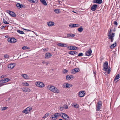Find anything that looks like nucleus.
Instances as JSON below:
<instances>
[{"label":"nucleus","instance_id":"cd10ccee","mask_svg":"<svg viewBox=\"0 0 120 120\" xmlns=\"http://www.w3.org/2000/svg\"><path fill=\"white\" fill-rule=\"evenodd\" d=\"M50 119L52 120H56L55 116H54V114L52 115L50 117Z\"/></svg>","mask_w":120,"mask_h":120},{"label":"nucleus","instance_id":"20e7f679","mask_svg":"<svg viewBox=\"0 0 120 120\" xmlns=\"http://www.w3.org/2000/svg\"><path fill=\"white\" fill-rule=\"evenodd\" d=\"M7 41L8 42H10L11 43H13L16 42L17 40L14 38H9L8 39Z\"/></svg>","mask_w":120,"mask_h":120},{"label":"nucleus","instance_id":"a19ab883","mask_svg":"<svg viewBox=\"0 0 120 120\" xmlns=\"http://www.w3.org/2000/svg\"><path fill=\"white\" fill-rule=\"evenodd\" d=\"M73 105L74 107L76 108H78L79 107V105L77 104H74Z\"/></svg>","mask_w":120,"mask_h":120},{"label":"nucleus","instance_id":"a878e982","mask_svg":"<svg viewBox=\"0 0 120 120\" xmlns=\"http://www.w3.org/2000/svg\"><path fill=\"white\" fill-rule=\"evenodd\" d=\"M78 31L79 32H82L83 30V29L82 27V26H81L80 28H79L78 29Z\"/></svg>","mask_w":120,"mask_h":120},{"label":"nucleus","instance_id":"0eeeda50","mask_svg":"<svg viewBox=\"0 0 120 120\" xmlns=\"http://www.w3.org/2000/svg\"><path fill=\"white\" fill-rule=\"evenodd\" d=\"M7 12L10 15L13 17H15L16 15L14 12L13 11H11L8 10L7 11Z\"/></svg>","mask_w":120,"mask_h":120},{"label":"nucleus","instance_id":"c9c22d12","mask_svg":"<svg viewBox=\"0 0 120 120\" xmlns=\"http://www.w3.org/2000/svg\"><path fill=\"white\" fill-rule=\"evenodd\" d=\"M115 33L113 32L111 34V35H108V36H109L110 37L114 38V37L115 35Z\"/></svg>","mask_w":120,"mask_h":120},{"label":"nucleus","instance_id":"423d86ee","mask_svg":"<svg viewBox=\"0 0 120 120\" xmlns=\"http://www.w3.org/2000/svg\"><path fill=\"white\" fill-rule=\"evenodd\" d=\"M36 85L38 87H43L44 86V85L42 82H38L36 83Z\"/></svg>","mask_w":120,"mask_h":120},{"label":"nucleus","instance_id":"f257e3e1","mask_svg":"<svg viewBox=\"0 0 120 120\" xmlns=\"http://www.w3.org/2000/svg\"><path fill=\"white\" fill-rule=\"evenodd\" d=\"M49 90L52 92L56 93H59V90L53 86H50V87L49 88Z\"/></svg>","mask_w":120,"mask_h":120},{"label":"nucleus","instance_id":"412c9836","mask_svg":"<svg viewBox=\"0 0 120 120\" xmlns=\"http://www.w3.org/2000/svg\"><path fill=\"white\" fill-rule=\"evenodd\" d=\"M116 45V42L115 41V43L112 44L110 46V48L112 49L115 47Z\"/></svg>","mask_w":120,"mask_h":120},{"label":"nucleus","instance_id":"e2e57ef3","mask_svg":"<svg viewBox=\"0 0 120 120\" xmlns=\"http://www.w3.org/2000/svg\"><path fill=\"white\" fill-rule=\"evenodd\" d=\"M7 26H4L2 27L1 28V29H4L5 27Z\"/></svg>","mask_w":120,"mask_h":120},{"label":"nucleus","instance_id":"473e14b6","mask_svg":"<svg viewBox=\"0 0 120 120\" xmlns=\"http://www.w3.org/2000/svg\"><path fill=\"white\" fill-rule=\"evenodd\" d=\"M49 116V113H46L44 116L42 118H45Z\"/></svg>","mask_w":120,"mask_h":120},{"label":"nucleus","instance_id":"9d476101","mask_svg":"<svg viewBox=\"0 0 120 120\" xmlns=\"http://www.w3.org/2000/svg\"><path fill=\"white\" fill-rule=\"evenodd\" d=\"M69 27L71 28L77 27L79 26V25L78 24H73L71 23L69 25Z\"/></svg>","mask_w":120,"mask_h":120},{"label":"nucleus","instance_id":"338daca9","mask_svg":"<svg viewBox=\"0 0 120 120\" xmlns=\"http://www.w3.org/2000/svg\"><path fill=\"white\" fill-rule=\"evenodd\" d=\"M10 99H11V98H9L8 99V100H6V101H9L10 100Z\"/></svg>","mask_w":120,"mask_h":120},{"label":"nucleus","instance_id":"5fc2aeb1","mask_svg":"<svg viewBox=\"0 0 120 120\" xmlns=\"http://www.w3.org/2000/svg\"><path fill=\"white\" fill-rule=\"evenodd\" d=\"M74 69L72 70L71 73L72 74H75L76 73L75 72V71H74Z\"/></svg>","mask_w":120,"mask_h":120},{"label":"nucleus","instance_id":"1a4fd4ad","mask_svg":"<svg viewBox=\"0 0 120 120\" xmlns=\"http://www.w3.org/2000/svg\"><path fill=\"white\" fill-rule=\"evenodd\" d=\"M92 53V51L91 48L90 49L88 50L85 53L86 56H89L91 55Z\"/></svg>","mask_w":120,"mask_h":120},{"label":"nucleus","instance_id":"7ed1b4c3","mask_svg":"<svg viewBox=\"0 0 120 120\" xmlns=\"http://www.w3.org/2000/svg\"><path fill=\"white\" fill-rule=\"evenodd\" d=\"M61 113L63 115V116L61 117L65 120H70L69 117L66 113L62 112Z\"/></svg>","mask_w":120,"mask_h":120},{"label":"nucleus","instance_id":"a211bd4d","mask_svg":"<svg viewBox=\"0 0 120 120\" xmlns=\"http://www.w3.org/2000/svg\"><path fill=\"white\" fill-rule=\"evenodd\" d=\"M78 49V48L76 46H70V49L71 50H75L76 49Z\"/></svg>","mask_w":120,"mask_h":120},{"label":"nucleus","instance_id":"f704fd0d","mask_svg":"<svg viewBox=\"0 0 120 120\" xmlns=\"http://www.w3.org/2000/svg\"><path fill=\"white\" fill-rule=\"evenodd\" d=\"M17 32L21 34H25V33H24L23 31H21L20 30H17Z\"/></svg>","mask_w":120,"mask_h":120},{"label":"nucleus","instance_id":"4c0bfd02","mask_svg":"<svg viewBox=\"0 0 120 120\" xmlns=\"http://www.w3.org/2000/svg\"><path fill=\"white\" fill-rule=\"evenodd\" d=\"M31 2L32 3H37L38 2V0H31Z\"/></svg>","mask_w":120,"mask_h":120},{"label":"nucleus","instance_id":"58836bf2","mask_svg":"<svg viewBox=\"0 0 120 120\" xmlns=\"http://www.w3.org/2000/svg\"><path fill=\"white\" fill-rule=\"evenodd\" d=\"M74 71H75V72H77L80 71V70L79 68H75L74 69Z\"/></svg>","mask_w":120,"mask_h":120},{"label":"nucleus","instance_id":"de8ad7c7","mask_svg":"<svg viewBox=\"0 0 120 120\" xmlns=\"http://www.w3.org/2000/svg\"><path fill=\"white\" fill-rule=\"evenodd\" d=\"M29 90H30V89H29L27 88H25L24 90V91L25 92H27L28 91H29Z\"/></svg>","mask_w":120,"mask_h":120},{"label":"nucleus","instance_id":"4d7b16f0","mask_svg":"<svg viewBox=\"0 0 120 120\" xmlns=\"http://www.w3.org/2000/svg\"><path fill=\"white\" fill-rule=\"evenodd\" d=\"M70 79H74L73 76L72 75H70Z\"/></svg>","mask_w":120,"mask_h":120},{"label":"nucleus","instance_id":"72a5a7b5","mask_svg":"<svg viewBox=\"0 0 120 120\" xmlns=\"http://www.w3.org/2000/svg\"><path fill=\"white\" fill-rule=\"evenodd\" d=\"M22 49L23 50H25L26 49H30L29 47H27L26 46H24L22 48Z\"/></svg>","mask_w":120,"mask_h":120},{"label":"nucleus","instance_id":"6e6d98bb","mask_svg":"<svg viewBox=\"0 0 120 120\" xmlns=\"http://www.w3.org/2000/svg\"><path fill=\"white\" fill-rule=\"evenodd\" d=\"M65 109H67L68 108V106L67 105H64V108Z\"/></svg>","mask_w":120,"mask_h":120},{"label":"nucleus","instance_id":"603ef678","mask_svg":"<svg viewBox=\"0 0 120 120\" xmlns=\"http://www.w3.org/2000/svg\"><path fill=\"white\" fill-rule=\"evenodd\" d=\"M114 24L116 25V26H117L118 25V23L116 21H114Z\"/></svg>","mask_w":120,"mask_h":120},{"label":"nucleus","instance_id":"2f4dec72","mask_svg":"<svg viewBox=\"0 0 120 120\" xmlns=\"http://www.w3.org/2000/svg\"><path fill=\"white\" fill-rule=\"evenodd\" d=\"M108 39L110 40L111 42H112L114 40V38L113 37H111L109 36H108Z\"/></svg>","mask_w":120,"mask_h":120},{"label":"nucleus","instance_id":"69168bd1","mask_svg":"<svg viewBox=\"0 0 120 120\" xmlns=\"http://www.w3.org/2000/svg\"><path fill=\"white\" fill-rule=\"evenodd\" d=\"M116 28H114L113 30V32H115L116 31Z\"/></svg>","mask_w":120,"mask_h":120},{"label":"nucleus","instance_id":"c756f323","mask_svg":"<svg viewBox=\"0 0 120 120\" xmlns=\"http://www.w3.org/2000/svg\"><path fill=\"white\" fill-rule=\"evenodd\" d=\"M72 86V85L71 84L67 83L66 86V87L67 88H70Z\"/></svg>","mask_w":120,"mask_h":120},{"label":"nucleus","instance_id":"3c124183","mask_svg":"<svg viewBox=\"0 0 120 120\" xmlns=\"http://www.w3.org/2000/svg\"><path fill=\"white\" fill-rule=\"evenodd\" d=\"M9 55H7V54H6L4 55V57L5 58H8L9 57Z\"/></svg>","mask_w":120,"mask_h":120},{"label":"nucleus","instance_id":"aec40b11","mask_svg":"<svg viewBox=\"0 0 120 120\" xmlns=\"http://www.w3.org/2000/svg\"><path fill=\"white\" fill-rule=\"evenodd\" d=\"M22 76L25 79H29V77L26 74L22 75Z\"/></svg>","mask_w":120,"mask_h":120},{"label":"nucleus","instance_id":"f3484780","mask_svg":"<svg viewBox=\"0 0 120 120\" xmlns=\"http://www.w3.org/2000/svg\"><path fill=\"white\" fill-rule=\"evenodd\" d=\"M16 6L18 9L22 8L23 7V5L22 4H20V3H18L16 4Z\"/></svg>","mask_w":120,"mask_h":120},{"label":"nucleus","instance_id":"79ce46f5","mask_svg":"<svg viewBox=\"0 0 120 120\" xmlns=\"http://www.w3.org/2000/svg\"><path fill=\"white\" fill-rule=\"evenodd\" d=\"M97 105L101 106L102 105L101 102V101H99L97 103Z\"/></svg>","mask_w":120,"mask_h":120},{"label":"nucleus","instance_id":"6e6552de","mask_svg":"<svg viewBox=\"0 0 120 120\" xmlns=\"http://www.w3.org/2000/svg\"><path fill=\"white\" fill-rule=\"evenodd\" d=\"M85 94V92L84 91H81L78 93V95L80 97H83Z\"/></svg>","mask_w":120,"mask_h":120},{"label":"nucleus","instance_id":"bb28decb","mask_svg":"<svg viewBox=\"0 0 120 120\" xmlns=\"http://www.w3.org/2000/svg\"><path fill=\"white\" fill-rule=\"evenodd\" d=\"M54 12L56 13H60L61 11L60 9H55L54 10Z\"/></svg>","mask_w":120,"mask_h":120},{"label":"nucleus","instance_id":"e433bc0d","mask_svg":"<svg viewBox=\"0 0 120 120\" xmlns=\"http://www.w3.org/2000/svg\"><path fill=\"white\" fill-rule=\"evenodd\" d=\"M112 30V28H110V30L108 31V35H109L111 34Z\"/></svg>","mask_w":120,"mask_h":120},{"label":"nucleus","instance_id":"09e8293b","mask_svg":"<svg viewBox=\"0 0 120 120\" xmlns=\"http://www.w3.org/2000/svg\"><path fill=\"white\" fill-rule=\"evenodd\" d=\"M3 19V22L5 24H9V23L8 22H7L4 19Z\"/></svg>","mask_w":120,"mask_h":120},{"label":"nucleus","instance_id":"864d4df0","mask_svg":"<svg viewBox=\"0 0 120 120\" xmlns=\"http://www.w3.org/2000/svg\"><path fill=\"white\" fill-rule=\"evenodd\" d=\"M93 72H94V76L95 77V78L96 77V73H97V72L96 71H93Z\"/></svg>","mask_w":120,"mask_h":120},{"label":"nucleus","instance_id":"13d9d810","mask_svg":"<svg viewBox=\"0 0 120 120\" xmlns=\"http://www.w3.org/2000/svg\"><path fill=\"white\" fill-rule=\"evenodd\" d=\"M6 80V82H8L9 81L10 79L9 78H5Z\"/></svg>","mask_w":120,"mask_h":120},{"label":"nucleus","instance_id":"ddd939ff","mask_svg":"<svg viewBox=\"0 0 120 120\" xmlns=\"http://www.w3.org/2000/svg\"><path fill=\"white\" fill-rule=\"evenodd\" d=\"M102 2V0H94L93 1V2L94 3L101 4Z\"/></svg>","mask_w":120,"mask_h":120},{"label":"nucleus","instance_id":"bf43d9fd","mask_svg":"<svg viewBox=\"0 0 120 120\" xmlns=\"http://www.w3.org/2000/svg\"><path fill=\"white\" fill-rule=\"evenodd\" d=\"M60 110L62 111L64 109V107H63L60 106Z\"/></svg>","mask_w":120,"mask_h":120},{"label":"nucleus","instance_id":"393cba45","mask_svg":"<svg viewBox=\"0 0 120 120\" xmlns=\"http://www.w3.org/2000/svg\"><path fill=\"white\" fill-rule=\"evenodd\" d=\"M101 106L97 105L96 106V110L97 111H99L100 110V107Z\"/></svg>","mask_w":120,"mask_h":120},{"label":"nucleus","instance_id":"f8f14e48","mask_svg":"<svg viewBox=\"0 0 120 120\" xmlns=\"http://www.w3.org/2000/svg\"><path fill=\"white\" fill-rule=\"evenodd\" d=\"M15 65V63H11L8 65V68L11 69L13 68Z\"/></svg>","mask_w":120,"mask_h":120},{"label":"nucleus","instance_id":"f03ea898","mask_svg":"<svg viewBox=\"0 0 120 120\" xmlns=\"http://www.w3.org/2000/svg\"><path fill=\"white\" fill-rule=\"evenodd\" d=\"M32 108L30 107H29L26 108L25 109L23 110L22 112L26 114H27L29 113L32 110Z\"/></svg>","mask_w":120,"mask_h":120},{"label":"nucleus","instance_id":"2eb2a0df","mask_svg":"<svg viewBox=\"0 0 120 120\" xmlns=\"http://www.w3.org/2000/svg\"><path fill=\"white\" fill-rule=\"evenodd\" d=\"M68 53L71 55H76V53H78V52L76 51H71L68 52Z\"/></svg>","mask_w":120,"mask_h":120},{"label":"nucleus","instance_id":"a18cd8bd","mask_svg":"<svg viewBox=\"0 0 120 120\" xmlns=\"http://www.w3.org/2000/svg\"><path fill=\"white\" fill-rule=\"evenodd\" d=\"M66 78L67 80H69L70 79V77L69 75H67Z\"/></svg>","mask_w":120,"mask_h":120},{"label":"nucleus","instance_id":"4468645a","mask_svg":"<svg viewBox=\"0 0 120 120\" xmlns=\"http://www.w3.org/2000/svg\"><path fill=\"white\" fill-rule=\"evenodd\" d=\"M52 56L51 54L49 53H47L45 54V59H48L50 57Z\"/></svg>","mask_w":120,"mask_h":120},{"label":"nucleus","instance_id":"0e129e2a","mask_svg":"<svg viewBox=\"0 0 120 120\" xmlns=\"http://www.w3.org/2000/svg\"><path fill=\"white\" fill-rule=\"evenodd\" d=\"M57 113V114L58 115V117H59L60 116V113Z\"/></svg>","mask_w":120,"mask_h":120},{"label":"nucleus","instance_id":"dca6fc26","mask_svg":"<svg viewBox=\"0 0 120 120\" xmlns=\"http://www.w3.org/2000/svg\"><path fill=\"white\" fill-rule=\"evenodd\" d=\"M47 24L49 26H51L54 25V23L52 22L49 21L47 22Z\"/></svg>","mask_w":120,"mask_h":120},{"label":"nucleus","instance_id":"39448f33","mask_svg":"<svg viewBox=\"0 0 120 120\" xmlns=\"http://www.w3.org/2000/svg\"><path fill=\"white\" fill-rule=\"evenodd\" d=\"M108 63L107 61H106L104 63L103 66L104 67L103 70L104 71H106L108 69Z\"/></svg>","mask_w":120,"mask_h":120},{"label":"nucleus","instance_id":"8fccbe9b","mask_svg":"<svg viewBox=\"0 0 120 120\" xmlns=\"http://www.w3.org/2000/svg\"><path fill=\"white\" fill-rule=\"evenodd\" d=\"M8 107H3L2 108V109L3 110H4L7 109Z\"/></svg>","mask_w":120,"mask_h":120},{"label":"nucleus","instance_id":"774afa93","mask_svg":"<svg viewBox=\"0 0 120 120\" xmlns=\"http://www.w3.org/2000/svg\"><path fill=\"white\" fill-rule=\"evenodd\" d=\"M64 47H66L67 46V45L66 44H65L64 45Z\"/></svg>","mask_w":120,"mask_h":120},{"label":"nucleus","instance_id":"c03bdc74","mask_svg":"<svg viewBox=\"0 0 120 120\" xmlns=\"http://www.w3.org/2000/svg\"><path fill=\"white\" fill-rule=\"evenodd\" d=\"M62 71L63 73L64 74H65L67 73L68 72V70L66 69H64Z\"/></svg>","mask_w":120,"mask_h":120},{"label":"nucleus","instance_id":"6ab92c4d","mask_svg":"<svg viewBox=\"0 0 120 120\" xmlns=\"http://www.w3.org/2000/svg\"><path fill=\"white\" fill-rule=\"evenodd\" d=\"M67 35L68 38H70L71 37L73 38L75 36L74 34H68Z\"/></svg>","mask_w":120,"mask_h":120},{"label":"nucleus","instance_id":"c85d7f7f","mask_svg":"<svg viewBox=\"0 0 120 120\" xmlns=\"http://www.w3.org/2000/svg\"><path fill=\"white\" fill-rule=\"evenodd\" d=\"M83 55V53L82 52H81L80 53H79V54L77 56H76L75 57V58H77L79 57H80L81 56H82Z\"/></svg>","mask_w":120,"mask_h":120},{"label":"nucleus","instance_id":"9b49d317","mask_svg":"<svg viewBox=\"0 0 120 120\" xmlns=\"http://www.w3.org/2000/svg\"><path fill=\"white\" fill-rule=\"evenodd\" d=\"M98 5L97 4H94L91 7V10L93 11H95Z\"/></svg>","mask_w":120,"mask_h":120},{"label":"nucleus","instance_id":"5701e85b","mask_svg":"<svg viewBox=\"0 0 120 120\" xmlns=\"http://www.w3.org/2000/svg\"><path fill=\"white\" fill-rule=\"evenodd\" d=\"M120 78V75L119 74L117 75L114 79V81H115L116 80L119 79Z\"/></svg>","mask_w":120,"mask_h":120},{"label":"nucleus","instance_id":"4be33fe9","mask_svg":"<svg viewBox=\"0 0 120 120\" xmlns=\"http://www.w3.org/2000/svg\"><path fill=\"white\" fill-rule=\"evenodd\" d=\"M41 3L45 6L47 5V4L46 1L45 0H40Z\"/></svg>","mask_w":120,"mask_h":120},{"label":"nucleus","instance_id":"680f3d73","mask_svg":"<svg viewBox=\"0 0 120 120\" xmlns=\"http://www.w3.org/2000/svg\"><path fill=\"white\" fill-rule=\"evenodd\" d=\"M0 87L3 86L4 85V84H3V83H1L0 82Z\"/></svg>","mask_w":120,"mask_h":120},{"label":"nucleus","instance_id":"49530a36","mask_svg":"<svg viewBox=\"0 0 120 120\" xmlns=\"http://www.w3.org/2000/svg\"><path fill=\"white\" fill-rule=\"evenodd\" d=\"M54 116H55V119L56 120L57 118L58 117V115L56 113H55L54 114Z\"/></svg>","mask_w":120,"mask_h":120},{"label":"nucleus","instance_id":"ea45409f","mask_svg":"<svg viewBox=\"0 0 120 120\" xmlns=\"http://www.w3.org/2000/svg\"><path fill=\"white\" fill-rule=\"evenodd\" d=\"M24 86H29V84L27 82L23 83L22 84Z\"/></svg>","mask_w":120,"mask_h":120},{"label":"nucleus","instance_id":"37998d69","mask_svg":"<svg viewBox=\"0 0 120 120\" xmlns=\"http://www.w3.org/2000/svg\"><path fill=\"white\" fill-rule=\"evenodd\" d=\"M111 68L109 67V68L108 71H107V73L108 74H109L110 73V72L111 71Z\"/></svg>","mask_w":120,"mask_h":120},{"label":"nucleus","instance_id":"b1692460","mask_svg":"<svg viewBox=\"0 0 120 120\" xmlns=\"http://www.w3.org/2000/svg\"><path fill=\"white\" fill-rule=\"evenodd\" d=\"M64 44L62 43H59L57 44V45H58V46L62 47H64Z\"/></svg>","mask_w":120,"mask_h":120},{"label":"nucleus","instance_id":"052dcab7","mask_svg":"<svg viewBox=\"0 0 120 120\" xmlns=\"http://www.w3.org/2000/svg\"><path fill=\"white\" fill-rule=\"evenodd\" d=\"M5 76H6L5 75H2L1 76L0 78H4V77H5Z\"/></svg>","mask_w":120,"mask_h":120},{"label":"nucleus","instance_id":"7c9ffc66","mask_svg":"<svg viewBox=\"0 0 120 120\" xmlns=\"http://www.w3.org/2000/svg\"><path fill=\"white\" fill-rule=\"evenodd\" d=\"M6 80L5 79H3L0 81V82L1 83H3L4 84V83H6Z\"/></svg>","mask_w":120,"mask_h":120}]
</instances>
